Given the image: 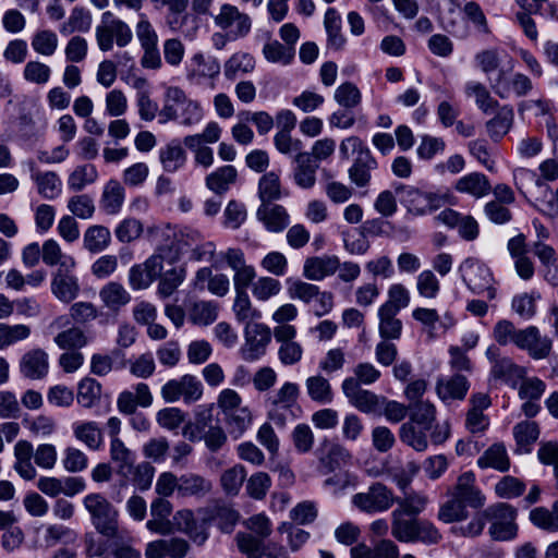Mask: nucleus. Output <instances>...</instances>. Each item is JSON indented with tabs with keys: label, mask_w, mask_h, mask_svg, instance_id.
<instances>
[{
	"label": "nucleus",
	"mask_w": 558,
	"mask_h": 558,
	"mask_svg": "<svg viewBox=\"0 0 558 558\" xmlns=\"http://www.w3.org/2000/svg\"><path fill=\"white\" fill-rule=\"evenodd\" d=\"M215 25L226 33L230 40L246 37L252 29V19L231 3H222L213 15Z\"/></svg>",
	"instance_id": "obj_5"
},
{
	"label": "nucleus",
	"mask_w": 558,
	"mask_h": 558,
	"mask_svg": "<svg viewBox=\"0 0 558 558\" xmlns=\"http://www.w3.org/2000/svg\"><path fill=\"white\" fill-rule=\"evenodd\" d=\"M125 201V189L117 179L108 180L101 191L99 207L109 216L118 215Z\"/></svg>",
	"instance_id": "obj_24"
},
{
	"label": "nucleus",
	"mask_w": 558,
	"mask_h": 558,
	"mask_svg": "<svg viewBox=\"0 0 558 558\" xmlns=\"http://www.w3.org/2000/svg\"><path fill=\"white\" fill-rule=\"evenodd\" d=\"M111 244V232L102 225H92L83 233V248L90 254H99Z\"/></svg>",
	"instance_id": "obj_37"
},
{
	"label": "nucleus",
	"mask_w": 558,
	"mask_h": 558,
	"mask_svg": "<svg viewBox=\"0 0 558 558\" xmlns=\"http://www.w3.org/2000/svg\"><path fill=\"white\" fill-rule=\"evenodd\" d=\"M77 539V534L74 530L62 524H50L46 527L44 541L46 546L52 547L58 543L73 544Z\"/></svg>",
	"instance_id": "obj_63"
},
{
	"label": "nucleus",
	"mask_w": 558,
	"mask_h": 558,
	"mask_svg": "<svg viewBox=\"0 0 558 558\" xmlns=\"http://www.w3.org/2000/svg\"><path fill=\"white\" fill-rule=\"evenodd\" d=\"M31 179L36 184L38 194L46 199H54L62 192V180L54 171H41L35 163H28Z\"/></svg>",
	"instance_id": "obj_21"
},
{
	"label": "nucleus",
	"mask_w": 558,
	"mask_h": 558,
	"mask_svg": "<svg viewBox=\"0 0 558 558\" xmlns=\"http://www.w3.org/2000/svg\"><path fill=\"white\" fill-rule=\"evenodd\" d=\"M193 287L195 290H207L211 294L222 298L229 293L230 280L225 274H213L209 267H203L196 271Z\"/></svg>",
	"instance_id": "obj_18"
},
{
	"label": "nucleus",
	"mask_w": 558,
	"mask_h": 558,
	"mask_svg": "<svg viewBox=\"0 0 558 558\" xmlns=\"http://www.w3.org/2000/svg\"><path fill=\"white\" fill-rule=\"evenodd\" d=\"M99 178L96 167L92 163L76 166L69 174L66 184L72 192H81L87 185L94 184Z\"/></svg>",
	"instance_id": "obj_49"
},
{
	"label": "nucleus",
	"mask_w": 558,
	"mask_h": 558,
	"mask_svg": "<svg viewBox=\"0 0 558 558\" xmlns=\"http://www.w3.org/2000/svg\"><path fill=\"white\" fill-rule=\"evenodd\" d=\"M95 38L99 50L107 52L113 49L114 44L120 48L131 44L133 32L124 21L111 11H105L95 28Z\"/></svg>",
	"instance_id": "obj_2"
},
{
	"label": "nucleus",
	"mask_w": 558,
	"mask_h": 558,
	"mask_svg": "<svg viewBox=\"0 0 558 558\" xmlns=\"http://www.w3.org/2000/svg\"><path fill=\"white\" fill-rule=\"evenodd\" d=\"M232 311L244 327L256 324L262 318V312L253 305L247 292H235Z\"/></svg>",
	"instance_id": "obj_43"
},
{
	"label": "nucleus",
	"mask_w": 558,
	"mask_h": 558,
	"mask_svg": "<svg viewBox=\"0 0 558 558\" xmlns=\"http://www.w3.org/2000/svg\"><path fill=\"white\" fill-rule=\"evenodd\" d=\"M99 299L104 307L113 313H118L132 300L130 292L118 281L104 284L99 290Z\"/></svg>",
	"instance_id": "obj_28"
},
{
	"label": "nucleus",
	"mask_w": 558,
	"mask_h": 558,
	"mask_svg": "<svg viewBox=\"0 0 558 558\" xmlns=\"http://www.w3.org/2000/svg\"><path fill=\"white\" fill-rule=\"evenodd\" d=\"M101 386L100 384L90 377H85L80 380L77 385V403L85 408H93L100 399Z\"/></svg>",
	"instance_id": "obj_58"
},
{
	"label": "nucleus",
	"mask_w": 558,
	"mask_h": 558,
	"mask_svg": "<svg viewBox=\"0 0 558 558\" xmlns=\"http://www.w3.org/2000/svg\"><path fill=\"white\" fill-rule=\"evenodd\" d=\"M427 429L413 422H405L399 428V438L402 444L411 447L417 452H423L428 448Z\"/></svg>",
	"instance_id": "obj_40"
},
{
	"label": "nucleus",
	"mask_w": 558,
	"mask_h": 558,
	"mask_svg": "<svg viewBox=\"0 0 558 558\" xmlns=\"http://www.w3.org/2000/svg\"><path fill=\"white\" fill-rule=\"evenodd\" d=\"M204 118V110L198 100L192 99L179 86H169L159 111V123L175 121L184 126L198 124Z\"/></svg>",
	"instance_id": "obj_1"
},
{
	"label": "nucleus",
	"mask_w": 558,
	"mask_h": 558,
	"mask_svg": "<svg viewBox=\"0 0 558 558\" xmlns=\"http://www.w3.org/2000/svg\"><path fill=\"white\" fill-rule=\"evenodd\" d=\"M255 66L256 60L253 54L245 51H236L226 60L223 74L227 80L233 81L252 73Z\"/></svg>",
	"instance_id": "obj_32"
},
{
	"label": "nucleus",
	"mask_w": 558,
	"mask_h": 558,
	"mask_svg": "<svg viewBox=\"0 0 558 558\" xmlns=\"http://www.w3.org/2000/svg\"><path fill=\"white\" fill-rule=\"evenodd\" d=\"M282 290L281 282L270 276L258 277L252 283V295L256 301L267 302L268 300L277 296Z\"/></svg>",
	"instance_id": "obj_59"
},
{
	"label": "nucleus",
	"mask_w": 558,
	"mask_h": 558,
	"mask_svg": "<svg viewBox=\"0 0 558 558\" xmlns=\"http://www.w3.org/2000/svg\"><path fill=\"white\" fill-rule=\"evenodd\" d=\"M304 385L311 401L322 405L330 404L333 401L335 393L331 384L324 375L308 376Z\"/></svg>",
	"instance_id": "obj_31"
},
{
	"label": "nucleus",
	"mask_w": 558,
	"mask_h": 558,
	"mask_svg": "<svg viewBox=\"0 0 558 558\" xmlns=\"http://www.w3.org/2000/svg\"><path fill=\"white\" fill-rule=\"evenodd\" d=\"M282 196L279 174L270 171L262 175L258 181V197L262 204L272 203Z\"/></svg>",
	"instance_id": "obj_57"
},
{
	"label": "nucleus",
	"mask_w": 558,
	"mask_h": 558,
	"mask_svg": "<svg viewBox=\"0 0 558 558\" xmlns=\"http://www.w3.org/2000/svg\"><path fill=\"white\" fill-rule=\"evenodd\" d=\"M420 519L401 511L391 512V535L401 543H414Z\"/></svg>",
	"instance_id": "obj_38"
},
{
	"label": "nucleus",
	"mask_w": 558,
	"mask_h": 558,
	"mask_svg": "<svg viewBox=\"0 0 558 558\" xmlns=\"http://www.w3.org/2000/svg\"><path fill=\"white\" fill-rule=\"evenodd\" d=\"M396 501L393 492L383 483H373L366 492L352 496V505L360 511L374 514L389 510Z\"/></svg>",
	"instance_id": "obj_7"
},
{
	"label": "nucleus",
	"mask_w": 558,
	"mask_h": 558,
	"mask_svg": "<svg viewBox=\"0 0 558 558\" xmlns=\"http://www.w3.org/2000/svg\"><path fill=\"white\" fill-rule=\"evenodd\" d=\"M74 269H57L51 278V293L62 303H71L80 293L78 278Z\"/></svg>",
	"instance_id": "obj_17"
},
{
	"label": "nucleus",
	"mask_w": 558,
	"mask_h": 558,
	"mask_svg": "<svg viewBox=\"0 0 558 558\" xmlns=\"http://www.w3.org/2000/svg\"><path fill=\"white\" fill-rule=\"evenodd\" d=\"M481 469H494L499 472H507L510 469V459L506 447L502 444H494L488 447L476 461Z\"/></svg>",
	"instance_id": "obj_42"
},
{
	"label": "nucleus",
	"mask_w": 558,
	"mask_h": 558,
	"mask_svg": "<svg viewBox=\"0 0 558 558\" xmlns=\"http://www.w3.org/2000/svg\"><path fill=\"white\" fill-rule=\"evenodd\" d=\"M296 166L293 170L294 183L304 190L312 189L316 183L318 165L314 163L310 153H299L295 156Z\"/></svg>",
	"instance_id": "obj_35"
},
{
	"label": "nucleus",
	"mask_w": 558,
	"mask_h": 558,
	"mask_svg": "<svg viewBox=\"0 0 558 558\" xmlns=\"http://www.w3.org/2000/svg\"><path fill=\"white\" fill-rule=\"evenodd\" d=\"M395 504H397V508L393 511H401L409 517H417L425 510L428 498L424 494L411 492L402 498H396Z\"/></svg>",
	"instance_id": "obj_60"
},
{
	"label": "nucleus",
	"mask_w": 558,
	"mask_h": 558,
	"mask_svg": "<svg viewBox=\"0 0 558 558\" xmlns=\"http://www.w3.org/2000/svg\"><path fill=\"white\" fill-rule=\"evenodd\" d=\"M32 335V328L25 324L10 325L0 323V350L28 339Z\"/></svg>",
	"instance_id": "obj_56"
},
{
	"label": "nucleus",
	"mask_w": 558,
	"mask_h": 558,
	"mask_svg": "<svg viewBox=\"0 0 558 558\" xmlns=\"http://www.w3.org/2000/svg\"><path fill=\"white\" fill-rule=\"evenodd\" d=\"M256 217L269 232L279 233L290 223V216L282 205L265 203L256 210Z\"/></svg>",
	"instance_id": "obj_20"
},
{
	"label": "nucleus",
	"mask_w": 558,
	"mask_h": 558,
	"mask_svg": "<svg viewBox=\"0 0 558 558\" xmlns=\"http://www.w3.org/2000/svg\"><path fill=\"white\" fill-rule=\"evenodd\" d=\"M469 389L470 383L462 374L440 377L436 383V393L444 402L463 400Z\"/></svg>",
	"instance_id": "obj_23"
},
{
	"label": "nucleus",
	"mask_w": 558,
	"mask_h": 558,
	"mask_svg": "<svg viewBox=\"0 0 558 558\" xmlns=\"http://www.w3.org/2000/svg\"><path fill=\"white\" fill-rule=\"evenodd\" d=\"M238 180V170L231 165L222 166L210 172L205 178L208 190L218 195H223Z\"/></svg>",
	"instance_id": "obj_36"
},
{
	"label": "nucleus",
	"mask_w": 558,
	"mask_h": 558,
	"mask_svg": "<svg viewBox=\"0 0 558 558\" xmlns=\"http://www.w3.org/2000/svg\"><path fill=\"white\" fill-rule=\"evenodd\" d=\"M275 340L280 344L278 359L284 366L299 363L303 357V347L295 341L296 328L294 326H276L274 328Z\"/></svg>",
	"instance_id": "obj_12"
},
{
	"label": "nucleus",
	"mask_w": 558,
	"mask_h": 558,
	"mask_svg": "<svg viewBox=\"0 0 558 558\" xmlns=\"http://www.w3.org/2000/svg\"><path fill=\"white\" fill-rule=\"evenodd\" d=\"M341 390L349 403L363 413H373L379 405V398L369 390L357 386V380L344 378L341 384Z\"/></svg>",
	"instance_id": "obj_16"
},
{
	"label": "nucleus",
	"mask_w": 558,
	"mask_h": 558,
	"mask_svg": "<svg viewBox=\"0 0 558 558\" xmlns=\"http://www.w3.org/2000/svg\"><path fill=\"white\" fill-rule=\"evenodd\" d=\"M160 392L166 402L183 399L185 403H193L202 398L203 385L197 377L186 374L178 379L168 380Z\"/></svg>",
	"instance_id": "obj_9"
},
{
	"label": "nucleus",
	"mask_w": 558,
	"mask_h": 558,
	"mask_svg": "<svg viewBox=\"0 0 558 558\" xmlns=\"http://www.w3.org/2000/svg\"><path fill=\"white\" fill-rule=\"evenodd\" d=\"M514 345L526 351L535 360L547 357L551 351V340L546 336H542L535 326L520 329Z\"/></svg>",
	"instance_id": "obj_15"
},
{
	"label": "nucleus",
	"mask_w": 558,
	"mask_h": 558,
	"mask_svg": "<svg viewBox=\"0 0 558 558\" xmlns=\"http://www.w3.org/2000/svg\"><path fill=\"white\" fill-rule=\"evenodd\" d=\"M177 530L186 534L196 545L202 546L209 537V522L206 519L197 520L189 509L179 510L173 515Z\"/></svg>",
	"instance_id": "obj_13"
},
{
	"label": "nucleus",
	"mask_w": 558,
	"mask_h": 558,
	"mask_svg": "<svg viewBox=\"0 0 558 558\" xmlns=\"http://www.w3.org/2000/svg\"><path fill=\"white\" fill-rule=\"evenodd\" d=\"M492 90L501 99H508L511 94L518 97L527 95L533 84L530 77L522 73L511 74L505 69H499L494 78H489Z\"/></svg>",
	"instance_id": "obj_11"
},
{
	"label": "nucleus",
	"mask_w": 558,
	"mask_h": 558,
	"mask_svg": "<svg viewBox=\"0 0 558 558\" xmlns=\"http://www.w3.org/2000/svg\"><path fill=\"white\" fill-rule=\"evenodd\" d=\"M159 160L166 172L174 173L184 166L186 154L179 143L171 142L160 148Z\"/></svg>",
	"instance_id": "obj_51"
},
{
	"label": "nucleus",
	"mask_w": 558,
	"mask_h": 558,
	"mask_svg": "<svg viewBox=\"0 0 558 558\" xmlns=\"http://www.w3.org/2000/svg\"><path fill=\"white\" fill-rule=\"evenodd\" d=\"M221 71L220 62L217 58L206 56L203 52H196L191 58V66L187 70L190 81L201 83L204 80L215 81Z\"/></svg>",
	"instance_id": "obj_19"
},
{
	"label": "nucleus",
	"mask_w": 558,
	"mask_h": 558,
	"mask_svg": "<svg viewBox=\"0 0 558 558\" xmlns=\"http://www.w3.org/2000/svg\"><path fill=\"white\" fill-rule=\"evenodd\" d=\"M213 410L214 404L198 405L194 411V421L183 427V436L191 441H201L203 433L215 425Z\"/></svg>",
	"instance_id": "obj_27"
},
{
	"label": "nucleus",
	"mask_w": 558,
	"mask_h": 558,
	"mask_svg": "<svg viewBox=\"0 0 558 558\" xmlns=\"http://www.w3.org/2000/svg\"><path fill=\"white\" fill-rule=\"evenodd\" d=\"M333 98L342 108L352 109L361 104L362 94L355 84L345 82L336 88Z\"/></svg>",
	"instance_id": "obj_64"
},
{
	"label": "nucleus",
	"mask_w": 558,
	"mask_h": 558,
	"mask_svg": "<svg viewBox=\"0 0 558 558\" xmlns=\"http://www.w3.org/2000/svg\"><path fill=\"white\" fill-rule=\"evenodd\" d=\"M495 110V116L485 123V128L489 137L498 142L510 131L514 112L509 105L498 106Z\"/></svg>",
	"instance_id": "obj_29"
},
{
	"label": "nucleus",
	"mask_w": 558,
	"mask_h": 558,
	"mask_svg": "<svg viewBox=\"0 0 558 558\" xmlns=\"http://www.w3.org/2000/svg\"><path fill=\"white\" fill-rule=\"evenodd\" d=\"M53 342L61 350L80 351L90 342V338L81 327L73 326L59 332Z\"/></svg>",
	"instance_id": "obj_45"
},
{
	"label": "nucleus",
	"mask_w": 558,
	"mask_h": 558,
	"mask_svg": "<svg viewBox=\"0 0 558 558\" xmlns=\"http://www.w3.org/2000/svg\"><path fill=\"white\" fill-rule=\"evenodd\" d=\"M492 374L495 378H499L514 388L519 381L523 379L525 371L523 367L517 365L511 359L501 357L493 365Z\"/></svg>",
	"instance_id": "obj_47"
},
{
	"label": "nucleus",
	"mask_w": 558,
	"mask_h": 558,
	"mask_svg": "<svg viewBox=\"0 0 558 558\" xmlns=\"http://www.w3.org/2000/svg\"><path fill=\"white\" fill-rule=\"evenodd\" d=\"M396 193L400 203L414 216H423L437 209L446 202V197L435 193H424L411 185L399 184Z\"/></svg>",
	"instance_id": "obj_8"
},
{
	"label": "nucleus",
	"mask_w": 558,
	"mask_h": 558,
	"mask_svg": "<svg viewBox=\"0 0 558 558\" xmlns=\"http://www.w3.org/2000/svg\"><path fill=\"white\" fill-rule=\"evenodd\" d=\"M453 495L474 509L482 508L486 502L485 495L475 486L473 472H464L458 477Z\"/></svg>",
	"instance_id": "obj_22"
},
{
	"label": "nucleus",
	"mask_w": 558,
	"mask_h": 558,
	"mask_svg": "<svg viewBox=\"0 0 558 558\" xmlns=\"http://www.w3.org/2000/svg\"><path fill=\"white\" fill-rule=\"evenodd\" d=\"M468 97H473L478 109L489 114L499 106V102L490 95L487 87L475 81L468 82L464 87Z\"/></svg>",
	"instance_id": "obj_50"
},
{
	"label": "nucleus",
	"mask_w": 558,
	"mask_h": 558,
	"mask_svg": "<svg viewBox=\"0 0 558 558\" xmlns=\"http://www.w3.org/2000/svg\"><path fill=\"white\" fill-rule=\"evenodd\" d=\"M517 509L509 504L498 502L486 508L487 521H490L489 534L496 541H509L515 537Z\"/></svg>",
	"instance_id": "obj_6"
},
{
	"label": "nucleus",
	"mask_w": 558,
	"mask_h": 558,
	"mask_svg": "<svg viewBox=\"0 0 558 558\" xmlns=\"http://www.w3.org/2000/svg\"><path fill=\"white\" fill-rule=\"evenodd\" d=\"M84 507L92 517L95 529L107 537L118 534V510L100 494H89L83 499Z\"/></svg>",
	"instance_id": "obj_3"
},
{
	"label": "nucleus",
	"mask_w": 558,
	"mask_h": 558,
	"mask_svg": "<svg viewBox=\"0 0 558 558\" xmlns=\"http://www.w3.org/2000/svg\"><path fill=\"white\" fill-rule=\"evenodd\" d=\"M338 267L339 258L335 255L308 257L303 265V276L308 280L320 281L333 275Z\"/></svg>",
	"instance_id": "obj_26"
},
{
	"label": "nucleus",
	"mask_w": 558,
	"mask_h": 558,
	"mask_svg": "<svg viewBox=\"0 0 558 558\" xmlns=\"http://www.w3.org/2000/svg\"><path fill=\"white\" fill-rule=\"evenodd\" d=\"M213 489V483L208 478L189 473L180 476L179 494L183 497H204Z\"/></svg>",
	"instance_id": "obj_46"
},
{
	"label": "nucleus",
	"mask_w": 558,
	"mask_h": 558,
	"mask_svg": "<svg viewBox=\"0 0 558 558\" xmlns=\"http://www.w3.org/2000/svg\"><path fill=\"white\" fill-rule=\"evenodd\" d=\"M41 258L47 266L59 265L58 269H75L76 267L75 258L63 253L60 244L53 239L44 242Z\"/></svg>",
	"instance_id": "obj_41"
},
{
	"label": "nucleus",
	"mask_w": 558,
	"mask_h": 558,
	"mask_svg": "<svg viewBox=\"0 0 558 558\" xmlns=\"http://www.w3.org/2000/svg\"><path fill=\"white\" fill-rule=\"evenodd\" d=\"M459 272L466 287L475 294L487 293L489 300L496 298L494 277L490 269L478 259L469 257L459 266Z\"/></svg>",
	"instance_id": "obj_4"
},
{
	"label": "nucleus",
	"mask_w": 558,
	"mask_h": 558,
	"mask_svg": "<svg viewBox=\"0 0 558 558\" xmlns=\"http://www.w3.org/2000/svg\"><path fill=\"white\" fill-rule=\"evenodd\" d=\"M353 454L341 444H331L328 451L319 458V470L323 474L352 464Z\"/></svg>",
	"instance_id": "obj_34"
},
{
	"label": "nucleus",
	"mask_w": 558,
	"mask_h": 558,
	"mask_svg": "<svg viewBox=\"0 0 558 558\" xmlns=\"http://www.w3.org/2000/svg\"><path fill=\"white\" fill-rule=\"evenodd\" d=\"M454 190L475 198H482L490 192L492 185L485 174L471 172L457 180Z\"/></svg>",
	"instance_id": "obj_33"
},
{
	"label": "nucleus",
	"mask_w": 558,
	"mask_h": 558,
	"mask_svg": "<svg viewBox=\"0 0 558 558\" xmlns=\"http://www.w3.org/2000/svg\"><path fill=\"white\" fill-rule=\"evenodd\" d=\"M271 341L270 328L260 323L244 327V343L240 354L244 361L254 362L259 360Z\"/></svg>",
	"instance_id": "obj_10"
},
{
	"label": "nucleus",
	"mask_w": 558,
	"mask_h": 558,
	"mask_svg": "<svg viewBox=\"0 0 558 558\" xmlns=\"http://www.w3.org/2000/svg\"><path fill=\"white\" fill-rule=\"evenodd\" d=\"M398 312L378 307V332L384 340H398L402 333V322L397 317Z\"/></svg>",
	"instance_id": "obj_44"
},
{
	"label": "nucleus",
	"mask_w": 558,
	"mask_h": 558,
	"mask_svg": "<svg viewBox=\"0 0 558 558\" xmlns=\"http://www.w3.org/2000/svg\"><path fill=\"white\" fill-rule=\"evenodd\" d=\"M436 420V408L429 401H418L410 408V422L427 429L433 428Z\"/></svg>",
	"instance_id": "obj_62"
},
{
	"label": "nucleus",
	"mask_w": 558,
	"mask_h": 558,
	"mask_svg": "<svg viewBox=\"0 0 558 558\" xmlns=\"http://www.w3.org/2000/svg\"><path fill=\"white\" fill-rule=\"evenodd\" d=\"M110 459L117 464V472L123 476L131 472L135 454L125 446L122 439L110 440Z\"/></svg>",
	"instance_id": "obj_52"
},
{
	"label": "nucleus",
	"mask_w": 558,
	"mask_h": 558,
	"mask_svg": "<svg viewBox=\"0 0 558 558\" xmlns=\"http://www.w3.org/2000/svg\"><path fill=\"white\" fill-rule=\"evenodd\" d=\"M530 521L536 527L547 532H558V500L551 508L536 507L530 511Z\"/></svg>",
	"instance_id": "obj_53"
},
{
	"label": "nucleus",
	"mask_w": 558,
	"mask_h": 558,
	"mask_svg": "<svg viewBox=\"0 0 558 558\" xmlns=\"http://www.w3.org/2000/svg\"><path fill=\"white\" fill-rule=\"evenodd\" d=\"M377 168V161L371 150L360 151L348 170L349 179L357 187H365L372 180V172Z\"/></svg>",
	"instance_id": "obj_25"
},
{
	"label": "nucleus",
	"mask_w": 558,
	"mask_h": 558,
	"mask_svg": "<svg viewBox=\"0 0 558 558\" xmlns=\"http://www.w3.org/2000/svg\"><path fill=\"white\" fill-rule=\"evenodd\" d=\"M325 29L328 36V47L340 50L345 44V38L341 33V16L333 8H329L325 13Z\"/></svg>",
	"instance_id": "obj_54"
},
{
	"label": "nucleus",
	"mask_w": 558,
	"mask_h": 558,
	"mask_svg": "<svg viewBox=\"0 0 558 558\" xmlns=\"http://www.w3.org/2000/svg\"><path fill=\"white\" fill-rule=\"evenodd\" d=\"M513 436L518 451L527 453L531 451L532 445L538 439V425L532 421L520 422L513 427Z\"/></svg>",
	"instance_id": "obj_55"
},
{
	"label": "nucleus",
	"mask_w": 558,
	"mask_h": 558,
	"mask_svg": "<svg viewBox=\"0 0 558 558\" xmlns=\"http://www.w3.org/2000/svg\"><path fill=\"white\" fill-rule=\"evenodd\" d=\"M49 355L41 348L26 351L19 361L20 374L31 380H41L49 373Z\"/></svg>",
	"instance_id": "obj_14"
},
{
	"label": "nucleus",
	"mask_w": 558,
	"mask_h": 558,
	"mask_svg": "<svg viewBox=\"0 0 558 558\" xmlns=\"http://www.w3.org/2000/svg\"><path fill=\"white\" fill-rule=\"evenodd\" d=\"M75 439L90 450H98L104 444L102 430L95 421H77L72 424Z\"/></svg>",
	"instance_id": "obj_30"
},
{
	"label": "nucleus",
	"mask_w": 558,
	"mask_h": 558,
	"mask_svg": "<svg viewBox=\"0 0 558 558\" xmlns=\"http://www.w3.org/2000/svg\"><path fill=\"white\" fill-rule=\"evenodd\" d=\"M219 313V305L215 301H193L187 306L189 320L196 326H208L213 324Z\"/></svg>",
	"instance_id": "obj_39"
},
{
	"label": "nucleus",
	"mask_w": 558,
	"mask_h": 558,
	"mask_svg": "<svg viewBox=\"0 0 558 558\" xmlns=\"http://www.w3.org/2000/svg\"><path fill=\"white\" fill-rule=\"evenodd\" d=\"M295 54V48L286 46L278 40L266 43L263 47V56L268 62L289 64Z\"/></svg>",
	"instance_id": "obj_61"
},
{
	"label": "nucleus",
	"mask_w": 558,
	"mask_h": 558,
	"mask_svg": "<svg viewBox=\"0 0 558 558\" xmlns=\"http://www.w3.org/2000/svg\"><path fill=\"white\" fill-rule=\"evenodd\" d=\"M223 418L229 428V434L234 439L242 437L253 423L252 412L245 405L225 414Z\"/></svg>",
	"instance_id": "obj_48"
}]
</instances>
